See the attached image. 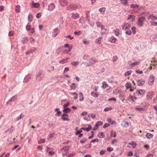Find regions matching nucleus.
I'll list each match as a JSON object with an SVG mask.
<instances>
[{"label": "nucleus", "mask_w": 157, "mask_h": 157, "mask_svg": "<svg viewBox=\"0 0 157 157\" xmlns=\"http://www.w3.org/2000/svg\"><path fill=\"white\" fill-rule=\"evenodd\" d=\"M80 6L79 4L76 5H71L67 7V10H75L79 8Z\"/></svg>", "instance_id": "1"}, {"label": "nucleus", "mask_w": 157, "mask_h": 157, "mask_svg": "<svg viewBox=\"0 0 157 157\" xmlns=\"http://www.w3.org/2000/svg\"><path fill=\"white\" fill-rule=\"evenodd\" d=\"M145 21V18L144 17L139 18L138 20V25L140 26H142L144 24V22Z\"/></svg>", "instance_id": "2"}, {"label": "nucleus", "mask_w": 157, "mask_h": 157, "mask_svg": "<svg viewBox=\"0 0 157 157\" xmlns=\"http://www.w3.org/2000/svg\"><path fill=\"white\" fill-rule=\"evenodd\" d=\"M68 116L66 114L64 113L62 116L61 119L64 121H69V120L68 118Z\"/></svg>", "instance_id": "3"}, {"label": "nucleus", "mask_w": 157, "mask_h": 157, "mask_svg": "<svg viewBox=\"0 0 157 157\" xmlns=\"http://www.w3.org/2000/svg\"><path fill=\"white\" fill-rule=\"evenodd\" d=\"M154 78L153 76H150V78L149 79V84L151 85H152L154 81Z\"/></svg>", "instance_id": "4"}, {"label": "nucleus", "mask_w": 157, "mask_h": 157, "mask_svg": "<svg viewBox=\"0 0 157 157\" xmlns=\"http://www.w3.org/2000/svg\"><path fill=\"white\" fill-rule=\"evenodd\" d=\"M140 60H139V61L137 62H134V63L131 64L130 66L131 68L135 67L136 66L139 65L140 63Z\"/></svg>", "instance_id": "5"}, {"label": "nucleus", "mask_w": 157, "mask_h": 157, "mask_svg": "<svg viewBox=\"0 0 157 157\" xmlns=\"http://www.w3.org/2000/svg\"><path fill=\"white\" fill-rule=\"evenodd\" d=\"M71 17L75 19H77L79 17V15L77 13H72L71 14Z\"/></svg>", "instance_id": "6"}, {"label": "nucleus", "mask_w": 157, "mask_h": 157, "mask_svg": "<svg viewBox=\"0 0 157 157\" xmlns=\"http://www.w3.org/2000/svg\"><path fill=\"white\" fill-rule=\"evenodd\" d=\"M59 3L61 6H64L67 5V2L65 0H60Z\"/></svg>", "instance_id": "7"}, {"label": "nucleus", "mask_w": 157, "mask_h": 157, "mask_svg": "<svg viewBox=\"0 0 157 157\" xmlns=\"http://www.w3.org/2000/svg\"><path fill=\"white\" fill-rule=\"evenodd\" d=\"M148 19L151 20H157V17L154 15L153 14H150L148 16Z\"/></svg>", "instance_id": "8"}, {"label": "nucleus", "mask_w": 157, "mask_h": 157, "mask_svg": "<svg viewBox=\"0 0 157 157\" xmlns=\"http://www.w3.org/2000/svg\"><path fill=\"white\" fill-rule=\"evenodd\" d=\"M145 81L144 80H138L137 81L138 85L139 86H142L145 83Z\"/></svg>", "instance_id": "9"}, {"label": "nucleus", "mask_w": 157, "mask_h": 157, "mask_svg": "<svg viewBox=\"0 0 157 157\" xmlns=\"http://www.w3.org/2000/svg\"><path fill=\"white\" fill-rule=\"evenodd\" d=\"M31 77L30 75H28L25 78L24 82L26 83L27 82L31 79Z\"/></svg>", "instance_id": "10"}, {"label": "nucleus", "mask_w": 157, "mask_h": 157, "mask_svg": "<svg viewBox=\"0 0 157 157\" xmlns=\"http://www.w3.org/2000/svg\"><path fill=\"white\" fill-rule=\"evenodd\" d=\"M55 5L54 4L52 3L48 6V10L50 11H52L55 8Z\"/></svg>", "instance_id": "11"}, {"label": "nucleus", "mask_w": 157, "mask_h": 157, "mask_svg": "<svg viewBox=\"0 0 157 157\" xmlns=\"http://www.w3.org/2000/svg\"><path fill=\"white\" fill-rule=\"evenodd\" d=\"M59 32V30L58 28H56L53 30V35L54 37H55L56 36Z\"/></svg>", "instance_id": "12"}, {"label": "nucleus", "mask_w": 157, "mask_h": 157, "mask_svg": "<svg viewBox=\"0 0 157 157\" xmlns=\"http://www.w3.org/2000/svg\"><path fill=\"white\" fill-rule=\"evenodd\" d=\"M105 9H106L105 7H102L99 9V11L101 14H103L105 13Z\"/></svg>", "instance_id": "13"}, {"label": "nucleus", "mask_w": 157, "mask_h": 157, "mask_svg": "<svg viewBox=\"0 0 157 157\" xmlns=\"http://www.w3.org/2000/svg\"><path fill=\"white\" fill-rule=\"evenodd\" d=\"M117 40V39L115 38L114 36H112L109 39L110 41L113 43H115L116 40Z\"/></svg>", "instance_id": "14"}, {"label": "nucleus", "mask_w": 157, "mask_h": 157, "mask_svg": "<svg viewBox=\"0 0 157 157\" xmlns=\"http://www.w3.org/2000/svg\"><path fill=\"white\" fill-rule=\"evenodd\" d=\"M89 62L90 64L93 65L95 64L97 61L96 59L93 58H91L90 59Z\"/></svg>", "instance_id": "15"}, {"label": "nucleus", "mask_w": 157, "mask_h": 157, "mask_svg": "<svg viewBox=\"0 0 157 157\" xmlns=\"http://www.w3.org/2000/svg\"><path fill=\"white\" fill-rule=\"evenodd\" d=\"M145 92V90L141 89L137 90V93H138V94L140 95H143L144 93Z\"/></svg>", "instance_id": "16"}, {"label": "nucleus", "mask_w": 157, "mask_h": 157, "mask_svg": "<svg viewBox=\"0 0 157 157\" xmlns=\"http://www.w3.org/2000/svg\"><path fill=\"white\" fill-rule=\"evenodd\" d=\"M92 128V127L90 125H89L87 128H82V129L84 130H86V131L87 132H88L90 130H91Z\"/></svg>", "instance_id": "17"}, {"label": "nucleus", "mask_w": 157, "mask_h": 157, "mask_svg": "<svg viewBox=\"0 0 157 157\" xmlns=\"http://www.w3.org/2000/svg\"><path fill=\"white\" fill-rule=\"evenodd\" d=\"M55 111H56L57 112V114H55V115L56 116L59 117L61 115V112L59 110V109L58 108H56L55 110Z\"/></svg>", "instance_id": "18"}, {"label": "nucleus", "mask_w": 157, "mask_h": 157, "mask_svg": "<svg viewBox=\"0 0 157 157\" xmlns=\"http://www.w3.org/2000/svg\"><path fill=\"white\" fill-rule=\"evenodd\" d=\"M129 144L132 146V148H134L137 145L136 143L134 141H131L129 143Z\"/></svg>", "instance_id": "19"}, {"label": "nucleus", "mask_w": 157, "mask_h": 157, "mask_svg": "<svg viewBox=\"0 0 157 157\" xmlns=\"http://www.w3.org/2000/svg\"><path fill=\"white\" fill-rule=\"evenodd\" d=\"M152 97V93H148L147 95V98L148 100L151 99Z\"/></svg>", "instance_id": "20"}, {"label": "nucleus", "mask_w": 157, "mask_h": 157, "mask_svg": "<svg viewBox=\"0 0 157 157\" xmlns=\"http://www.w3.org/2000/svg\"><path fill=\"white\" fill-rule=\"evenodd\" d=\"M146 136L147 138L150 139L153 137V135L148 133L147 134Z\"/></svg>", "instance_id": "21"}, {"label": "nucleus", "mask_w": 157, "mask_h": 157, "mask_svg": "<svg viewBox=\"0 0 157 157\" xmlns=\"http://www.w3.org/2000/svg\"><path fill=\"white\" fill-rule=\"evenodd\" d=\"M107 121L109 123H110L112 125L116 123V121H112L111 118H108L107 119Z\"/></svg>", "instance_id": "22"}, {"label": "nucleus", "mask_w": 157, "mask_h": 157, "mask_svg": "<svg viewBox=\"0 0 157 157\" xmlns=\"http://www.w3.org/2000/svg\"><path fill=\"white\" fill-rule=\"evenodd\" d=\"M79 100L80 101H82L84 99L83 95L82 92H79Z\"/></svg>", "instance_id": "23"}, {"label": "nucleus", "mask_w": 157, "mask_h": 157, "mask_svg": "<svg viewBox=\"0 0 157 157\" xmlns=\"http://www.w3.org/2000/svg\"><path fill=\"white\" fill-rule=\"evenodd\" d=\"M69 59V58H67L65 59H63L59 61L60 63H64L67 62V60Z\"/></svg>", "instance_id": "24"}, {"label": "nucleus", "mask_w": 157, "mask_h": 157, "mask_svg": "<svg viewBox=\"0 0 157 157\" xmlns=\"http://www.w3.org/2000/svg\"><path fill=\"white\" fill-rule=\"evenodd\" d=\"M120 1L121 3L124 6H126L127 5L128 2L127 0H121Z\"/></svg>", "instance_id": "25"}, {"label": "nucleus", "mask_w": 157, "mask_h": 157, "mask_svg": "<svg viewBox=\"0 0 157 157\" xmlns=\"http://www.w3.org/2000/svg\"><path fill=\"white\" fill-rule=\"evenodd\" d=\"M64 109L63 110V111L65 113H66L68 112L69 113L71 111V109L70 108H64Z\"/></svg>", "instance_id": "26"}, {"label": "nucleus", "mask_w": 157, "mask_h": 157, "mask_svg": "<svg viewBox=\"0 0 157 157\" xmlns=\"http://www.w3.org/2000/svg\"><path fill=\"white\" fill-rule=\"evenodd\" d=\"M101 38L100 37H99L95 41V43L96 44H101Z\"/></svg>", "instance_id": "27"}, {"label": "nucleus", "mask_w": 157, "mask_h": 157, "mask_svg": "<svg viewBox=\"0 0 157 157\" xmlns=\"http://www.w3.org/2000/svg\"><path fill=\"white\" fill-rule=\"evenodd\" d=\"M20 6L19 5H17L16 6V8L15 9L16 12L18 13L20 12Z\"/></svg>", "instance_id": "28"}, {"label": "nucleus", "mask_w": 157, "mask_h": 157, "mask_svg": "<svg viewBox=\"0 0 157 157\" xmlns=\"http://www.w3.org/2000/svg\"><path fill=\"white\" fill-rule=\"evenodd\" d=\"M70 149V147L69 146H66L64 147L62 149H61V150L63 151V150L64 151H67Z\"/></svg>", "instance_id": "29"}, {"label": "nucleus", "mask_w": 157, "mask_h": 157, "mask_svg": "<svg viewBox=\"0 0 157 157\" xmlns=\"http://www.w3.org/2000/svg\"><path fill=\"white\" fill-rule=\"evenodd\" d=\"M132 72V71L131 70L128 71L125 73L124 75L125 76H129L131 74Z\"/></svg>", "instance_id": "30"}, {"label": "nucleus", "mask_w": 157, "mask_h": 157, "mask_svg": "<svg viewBox=\"0 0 157 157\" xmlns=\"http://www.w3.org/2000/svg\"><path fill=\"white\" fill-rule=\"evenodd\" d=\"M151 25L152 26H157V22H155L153 21H150Z\"/></svg>", "instance_id": "31"}, {"label": "nucleus", "mask_w": 157, "mask_h": 157, "mask_svg": "<svg viewBox=\"0 0 157 157\" xmlns=\"http://www.w3.org/2000/svg\"><path fill=\"white\" fill-rule=\"evenodd\" d=\"M91 94L92 96L95 98L97 97L98 96V94L94 92H92L91 93Z\"/></svg>", "instance_id": "32"}, {"label": "nucleus", "mask_w": 157, "mask_h": 157, "mask_svg": "<svg viewBox=\"0 0 157 157\" xmlns=\"http://www.w3.org/2000/svg\"><path fill=\"white\" fill-rule=\"evenodd\" d=\"M103 123L100 121H98L95 124V127H98L99 126H101L103 124Z\"/></svg>", "instance_id": "33"}, {"label": "nucleus", "mask_w": 157, "mask_h": 157, "mask_svg": "<svg viewBox=\"0 0 157 157\" xmlns=\"http://www.w3.org/2000/svg\"><path fill=\"white\" fill-rule=\"evenodd\" d=\"M33 16L31 14H29L28 15V20L30 22H31L33 20Z\"/></svg>", "instance_id": "34"}, {"label": "nucleus", "mask_w": 157, "mask_h": 157, "mask_svg": "<svg viewBox=\"0 0 157 157\" xmlns=\"http://www.w3.org/2000/svg\"><path fill=\"white\" fill-rule=\"evenodd\" d=\"M31 29V24L28 23L26 26V29L27 30L29 31Z\"/></svg>", "instance_id": "35"}, {"label": "nucleus", "mask_w": 157, "mask_h": 157, "mask_svg": "<svg viewBox=\"0 0 157 157\" xmlns=\"http://www.w3.org/2000/svg\"><path fill=\"white\" fill-rule=\"evenodd\" d=\"M139 7V6L137 4H132L130 5L131 8H136Z\"/></svg>", "instance_id": "36"}, {"label": "nucleus", "mask_w": 157, "mask_h": 157, "mask_svg": "<svg viewBox=\"0 0 157 157\" xmlns=\"http://www.w3.org/2000/svg\"><path fill=\"white\" fill-rule=\"evenodd\" d=\"M125 86L128 89L131 87V84L129 82H127L125 84Z\"/></svg>", "instance_id": "37"}, {"label": "nucleus", "mask_w": 157, "mask_h": 157, "mask_svg": "<svg viewBox=\"0 0 157 157\" xmlns=\"http://www.w3.org/2000/svg\"><path fill=\"white\" fill-rule=\"evenodd\" d=\"M108 86V84H106V83L105 82H103L102 83V87L103 88H105L107 87Z\"/></svg>", "instance_id": "38"}, {"label": "nucleus", "mask_w": 157, "mask_h": 157, "mask_svg": "<svg viewBox=\"0 0 157 157\" xmlns=\"http://www.w3.org/2000/svg\"><path fill=\"white\" fill-rule=\"evenodd\" d=\"M76 88V86L75 85V83L72 84V85L71 86V90H75Z\"/></svg>", "instance_id": "39"}, {"label": "nucleus", "mask_w": 157, "mask_h": 157, "mask_svg": "<svg viewBox=\"0 0 157 157\" xmlns=\"http://www.w3.org/2000/svg\"><path fill=\"white\" fill-rule=\"evenodd\" d=\"M114 33L117 36H118L119 35V30L118 29H116Z\"/></svg>", "instance_id": "40"}, {"label": "nucleus", "mask_w": 157, "mask_h": 157, "mask_svg": "<svg viewBox=\"0 0 157 157\" xmlns=\"http://www.w3.org/2000/svg\"><path fill=\"white\" fill-rule=\"evenodd\" d=\"M112 109V108L111 107L106 108L104 109V111L105 112H107L111 110Z\"/></svg>", "instance_id": "41"}, {"label": "nucleus", "mask_w": 157, "mask_h": 157, "mask_svg": "<svg viewBox=\"0 0 157 157\" xmlns=\"http://www.w3.org/2000/svg\"><path fill=\"white\" fill-rule=\"evenodd\" d=\"M75 154V153L74 152H73L72 153H71V154H69L68 155L67 157H72L73 156H74Z\"/></svg>", "instance_id": "42"}, {"label": "nucleus", "mask_w": 157, "mask_h": 157, "mask_svg": "<svg viewBox=\"0 0 157 157\" xmlns=\"http://www.w3.org/2000/svg\"><path fill=\"white\" fill-rule=\"evenodd\" d=\"M124 127L127 128L129 126V123L127 122H124Z\"/></svg>", "instance_id": "43"}, {"label": "nucleus", "mask_w": 157, "mask_h": 157, "mask_svg": "<svg viewBox=\"0 0 157 157\" xmlns=\"http://www.w3.org/2000/svg\"><path fill=\"white\" fill-rule=\"evenodd\" d=\"M126 33L128 35H131L132 34V32L130 30L127 29L126 32Z\"/></svg>", "instance_id": "44"}, {"label": "nucleus", "mask_w": 157, "mask_h": 157, "mask_svg": "<svg viewBox=\"0 0 157 157\" xmlns=\"http://www.w3.org/2000/svg\"><path fill=\"white\" fill-rule=\"evenodd\" d=\"M34 5V6L35 8L38 7L40 6V4L38 3H35L34 4H32V5Z\"/></svg>", "instance_id": "45"}, {"label": "nucleus", "mask_w": 157, "mask_h": 157, "mask_svg": "<svg viewBox=\"0 0 157 157\" xmlns=\"http://www.w3.org/2000/svg\"><path fill=\"white\" fill-rule=\"evenodd\" d=\"M132 31L133 32V34H135L136 33V28L135 27H134V26L132 27Z\"/></svg>", "instance_id": "46"}, {"label": "nucleus", "mask_w": 157, "mask_h": 157, "mask_svg": "<svg viewBox=\"0 0 157 157\" xmlns=\"http://www.w3.org/2000/svg\"><path fill=\"white\" fill-rule=\"evenodd\" d=\"M71 64L74 66H75L79 64V62L78 61L73 62L71 63Z\"/></svg>", "instance_id": "47"}, {"label": "nucleus", "mask_w": 157, "mask_h": 157, "mask_svg": "<svg viewBox=\"0 0 157 157\" xmlns=\"http://www.w3.org/2000/svg\"><path fill=\"white\" fill-rule=\"evenodd\" d=\"M130 25H129L127 23L126 24V26L125 27V29H129L130 28Z\"/></svg>", "instance_id": "48"}, {"label": "nucleus", "mask_w": 157, "mask_h": 157, "mask_svg": "<svg viewBox=\"0 0 157 157\" xmlns=\"http://www.w3.org/2000/svg\"><path fill=\"white\" fill-rule=\"evenodd\" d=\"M41 16V13H39L37 14L36 17L37 18H40Z\"/></svg>", "instance_id": "49"}, {"label": "nucleus", "mask_w": 157, "mask_h": 157, "mask_svg": "<svg viewBox=\"0 0 157 157\" xmlns=\"http://www.w3.org/2000/svg\"><path fill=\"white\" fill-rule=\"evenodd\" d=\"M99 141V140L98 139H96L94 140H92L91 142L90 143H94L95 142H98Z\"/></svg>", "instance_id": "50"}, {"label": "nucleus", "mask_w": 157, "mask_h": 157, "mask_svg": "<svg viewBox=\"0 0 157 157\" xmlns=\"http://www.w3.org/2000/svg\"><path fill=\"white\" fill-rule=\"evenodd\" d=\"M53 136V134L52 133H51L50 135L48 136V140H50V138H52Z\"/></svg>", "instance_id": "51"}, {"label": "nucleus", "mask_w": 157, "mask_h": 157, "mask_svg": "<svg viewBox=\"0 0 157 157\" xmlns=\"http://www.w3.org/2000/svg\"><path fill=\"white\" fill-rule=\"evenodd\" d=\"M87 112L86 111H84L83 112H82V113H81V115L82 116H84L87 115Z\"/></svg>", "instance_id": "52"}, {"label": "nucleus", "mask_w": 157, "mask_h": 157, "mask_svg": "<svg viewBox=\"0 0 157 157\" xmlns=\"http://www.w3.org/2000/svg\"><path fill=\"white\" fill-rule=\"evenodd\" d=\"M136 72L139 74H141L143 73V72L142 71H139V70H136Z\"/></svg>", "instance_id": "53"}, {"label": "nucleus", "mask_w": 157, "mask_h": 157, "mask_svg": "<svg viewBox=\"0 0 157 157\" xmlns=\"http://www.w3.org/2000/svg\"><path fill=\"white\" fill-rule=\"evenodd\" d=\"M81 33H81V31H78V32L75 31L74 32V33L75 35H77L78 36Z\"/></svg>", "instance_id": "54"}, {"label": "nucleus", "mask_w": 157, "mask_h": 157, "mask_svg": "<svg viewBox=\"0 0 157 157\" xmlns=\"http://www.w3.org/2000/svg\"><path fill=\"white\" fill-rule=\"evenodd\" d=\"M29 31L30 33H33L35 32L34 28L31 29Z\"/></svg>", "instance_id": "55"}, {"label": "nucleus", "mask_w": 157, "mask_h": 157, "mask_svg": "<svg viewBox=\"0 0 157 157\" xmlns=\"http://www.w3.org/2000/svg\"><path fill=\"white\" fill-rule=\"evenodd\" d=\"M130 97L131 98V100L133 101H134L135 100H136V98L135 97L132 96L130 95Z\"/></svg>", "instance_id": "56"}, {"label": "nucleus", "mask_w": 157, "mask_h": 157, "mask_svg": "<svg viewBox=\"0 0 157 157\" xmlns=\"http://www.w3.org/2000/svg\"><path fill=\"white\" fill-rule=\"evenodd\" d=\"M86 139H84L82 140H80V142L82 144H83L86 141Z\"/></svg>", "instance_id": "57"}, {"label": "nucleus", "mask_w": 157, "mask_h": 157, "mask_svg": "<svg viewBox=\"0 0 157 157\" xmlns=\"http://www.w3.org/2000/svg\"><path fill=\"white\" fill-rule=\"evenodd\" d=\"M14 34V32L13 31H11L9 32V35L10 36H12Z\"/></svg>", "instance_id": "58"}, {"label": "nucleus", "mask_w": 157, "mask_h": 157, "mask_svg": "<svg viewBox=\"0 0 157 157\" xmlns=\"http://www.w3.org/2000/svg\"><path fill=\"white\" fill-rule=\"evenodd\" d=\"M45 139H41L40 140V142H39V143H44L45 142Z\"/></svg>", "instance_id": "59"}, {"label": "nucleus", "mask_w": 157, "mask_h": 157, "mask_svg": "<svg viewBox=\"0 0 157 157\" xmlns=\"http://www.w3.org/2000/svg\"><path fill=\"white\" fill-rule=\"evenodd\" d=\"M107 150L109 151H113V149L111 147H108L107 148Z\"/></svg>", "instance_id": "60"}, {"label": "nucleus", "mask_w": 157, "mask_h": 157, "mask_svg": "<svg viewBox=\"0 0 157 157\" xmlns=\"http://www.w3.org/2000/svg\"><path fill=\"white\" fill-rule=\"evenodd\" d=\"M109 126V124H108L106 123L104 124L103 126V128H105L107 127H108Z\"/></svg>", "instance_id": "61"}, {"label": "nucleus", "mask_w": 157, "mask_h": 157, "mask_svg": "<svg viewBox=\"0 0 157 157\" xmlns=\"http://www.w3.org/2000/svg\"><path fill=\"white\" fill-rule=\"evenodd\" d=\"M113 62H115L117 59V57L116 56L113 57Z\"/></svg>", "instance_id": "62"}, {"label": "nucleus", "mask_w": 157, "mask_h": 157, "mask_svg": "<svg viewBox=\"0 0 157 157\" xmlns=\"http://www.w3.org/2000/svg\"><path fill=\"white\" fill-rule=\"evenodd\" d=\"M109 101H116V99L115 98H112L109 99Z\"/></svg>", "instance_id": "63"}, {"label": "nucleus", "mask_w": 157, "mask_h": 157, "mask_svg": "<svg viewBox=\"0 0 157 157\" xmlns=\"http://www.w3.org/2000/svg\"><path fill=\"white\" fill-rule=\"evenodd\" d=\"M132 155H133V153L132 151L129 152L127 154V155L128 156H132Z\"/></svg>", "instance_id": "64"}]
</instances>
